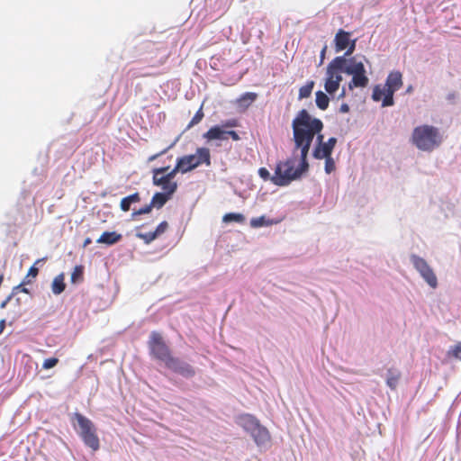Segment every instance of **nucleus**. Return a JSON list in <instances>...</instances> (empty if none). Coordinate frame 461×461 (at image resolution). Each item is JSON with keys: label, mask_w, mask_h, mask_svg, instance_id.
<instances>
[{"label": "nucleus", "mask_w": 461, "mask_h": 461, "mask_svg": "<svg viewBox=\"0 0 461 461\" xmlns=\"http://www.w3.org/2000/svg\"><path fill=\"white\" fill-rule=\"evenodd\" d=\"M294 147L301 151V163L296 167V159L288 158L276 163L271 182L278 186H286L299 179L308 170L307 156L315 133L323 129L320 119L312 118L305 110H301L292 122Z\"/></svg>", "instance_id": "nucleus-1"}, {"label": "nucleus", "mask_w": 461, "mask_h": 461, "mask_svg": "<svg viewBox=\"0 0 461 461\" xmlns=\"http://www.w3.org/2000/svg\"><path fill=\"white\" fill-rule=\"evenodd\" d=\"M167 170H169V167H160L152 169L153 185L159 187L161 192H157L151 198L150 203L146 205V214L149 213L152 208H162L172 199L177 190V182L166 176Z\"/></svg>", "instance_id": "nucleus-2"}, {"label": "nucleus", "mask_w": 461, "mask_h": 461, "mask_svg": "<svg viewBox=\"0 0 461 461\" xmlns=\"http://www.w3.org/2000/svg\"><path fill=\"white\" fill-rule=\"evenodd\" d=\"M149 348L151 354L155 357L165 362L168 368L185 376H193L194 375V371L190 365L183 363L178 358L171 357L167 346L159 334L152 333L149 341Z\"/></svg>", "instance_id": "nucleus-3"}, {"label": "nucleus", "mask_w": 461, "mask_h": 461, "mask_svg": "<svg viewBox=\"0 0 461 461\" xmlns=\"http://www.w3.org/2000/svg\"><path fill=\"white\" fill-rule=\"evenodd\" d=\"M411 140L418 149L431 152L442 144L443 136L437 127L423 124L413 129Z\"/></svg>", "instance_id": "nucleus-4"}, {"label": "nucleus", "mask_w": 461, "mask_h": 461, "mask_svg": "<svg viewBox=\"0 0 461 461\" xmlns=\"http://www.w3.org/2000/svg\"><path fill=\"white\" fill-rule=\"evenodd\" d=\"M346 64L347 58L345 56L336 57L328 64L324 88L329 94H334L339 90L342 81L341 73H343V67Z\"/></svg>", "instance_id": "nucleus-5"}, {"label": "nucleus", "mask_w": 461, "mask_h": 461, "mask_svg": "<svg viewBox=\"0 0 461 461\" xmlns=\"http://www.w3.org/2000/svg\"><path fill=\"white\" fill-rule=\"evenodd\" d=\"M343 72L351 75L352 78L348 83L349 90L355 88H365L369 84V78L366 76V68L362 61L355 57L347 59V64L343 67Z\"/></svg>", "instance_id": "nucleus-6"}, {"label": "nucleus", "mask_w": 461, "mask_h": 461, "mask_svg": "<svg viewBox=\"0 0 461 461\" xmlns=\"http://www.w3.org/2000/svg\"><path fill=\"white\" fill-rule=\"evenodd\" d=\"M74 418L77 421L79 436L84 444L93 451H97L100 448V440L94 423L88 418L78 412L74 414Z\"/></svg>", "instance_id": "nucleus-7"}, {"label": "nucleus", "mask_w": 461, "mask_h": 461, "mask_svg": "<svg viewBox=\"0 0 461 461\" xmlns=\"http://www.w3.org/2000/svg\"><path fill=\"white\" fill-rule=\"evenodd\" d=\"M201 165L211 166V152L208 148H197L194 154L178 158V166H183L186 173Z\"/></svg>", "instance_id": "nucleus-8"}, {"label": "nucleus", "mask_w": 461, "mask_h": 461, "mask_svg": "<svg viewBox=\"0 0 461 461\" xmlns=\"http://www.w3.org/2000/svg\"><path fill=\"white\" fill-rule=\"evenodd\" d=\"M384 86L387 87V95L383 99V107L394 104L393 95L402 86V75L400 71L389 73Z\"/></svg>", "instance_id": "nucleus-9"}, {"label": "nucleus", "mask_w": 461, "mask_h": 461, "mask_svg": "<svg viewBox=\"0 0 461 461\" xmlns=\"http://www.w3.org/2000/svg\"><path fill=\"white\" fill-rule=\"evenodd\" d=\"M411 260L415 269L420 273L426 283L431 288L435 289L438 286V278L427 261L417 255H412Z\"/></svg>", "instance_id": "nucleus-10"}, {"label": "nucleus", "mask_w": 461, "mask_h": 461, "mask_svg": "<svg viewBox=\"0 0 461 461\" xmlns=\"http://www.w3.org/2000/svg\"><path fill=\"white\" fill-rule=\"evenodd\" d=\"M357 39H351V32L339 29L334 37L335 50L337 52L346 50L345 58L350 56L356 49Z\"/></svg>", "instance_id": "nucleus-11"}, {"label": "nucleus", "mask_w": 461, "mask_h": 461, "mask_svg": "<svg viewBox=\"0 0 461 461\" xmlns=\"http://www.w3.org/2000/svg\"><path fill=\"white\" fill-rule=\"evenodd\" d=\"M318 145L313 150V157L317 159H322L324 157L331 156L334 147L337 143V139L334 137L330 138L326 142L323 141V135L317 132Z\"/></svg>", "instance_id": "nucleus-12"}, {"label": "nucleus", "mask_w": 461, "mask_h": 461, "mask_svg": "<svg viewBox=\"0 0 461 461\" xmlns=\"http://www.w3.org/2000/svg\"><path fill=\"white\" fill-rule=\"evenodd\" d=\"M250 435L258 446L266 445L270 441L271 438L267 429L261 424H258L255 429L250 432Z\"/></svg>", "instance_id": "nucleus-13"}, {"label": "nucleus", "mask_w": 461, "mask_h": 461, "mask_svg": "<svg viewBox=\"0 0 461 461\" xmlns=\"http://www.w3.org/2000/svg\"><path fill=\"white\" fill-rule=\"evenodd\" d=\"M237 424L250 433L260 422L255 416L246 413L237 418Z\"/></svg>", "instance_id": "nucleus-14"}, {"label": "nucleus", "mask_w": 461, "mask_h": 461, "mask_svg": "<svg viewBox=\"0 0 461 461\" xmlns=\"http://www.w3.org/2000/svg\"><path fill=\"white\" fill-rule=\"evenodd\" d=\"M203 137L205 140H207L208 141L214 140H226L225 130L221 126H218V125L211 127L203 135Z\"/></svg>", "instance_id": "nucleus-15"}, {"label": "nucleus", "mask_w": 461, "mask_h": 461, "mask_svg": "<svg viewBox=\"0 0 461 461\" xmlns=\"http://www.w3.org/2000/svg\"><path fill=\"white\" fill-rule=\"evenodd\" d=\"M122 240V235L115 231H104L97 240V243L113 245Z\"/></svg>", "instance_id": "nucleus-16"}, {"label": "nucleus", "mask_w": 461, "mask_h": 461, "mask_svg": "<svg viewBox=\"0 0 461 461\" xmlns=\"http://www.w3.org/2000/svg\"><path fill=\"white\" fill-rule=\"evenodd\" d=\"M168 224L166 221L160 222L154 231L146 233V243H149L161 236L167 230Z\"/></svg>", "instance_id": "nucleus-17"}, {"label": "nucleus", "mask_w": 461, "mask_h": 461, "mask_svg": "<svg viewBox=\"0 0 461 461\" xmlns=\"http://www.w3.org/2000/svg\"><path fill=\"white\" fill-rule=\"evenodd\" d=\"M401 377V373L393 368H389L387 370L386 376V384L393 390H394L398 384L399 379Z\"/></svg>", "instance_id": "nucleus-18"}, {"label": "nucleus", "mask_w": 461, "mask_h": 461, "mask_svg": "<svg viewBox=\"0 0 461 461\" xmlns=\"http://www.w3.org/2000/svg\"><path fill=\"white\" fill-rule=\"evenodd\" d=\"M140 201V196L138 193L132 194L122 199L121 201V209L123 212H128L132 203H138Z\"/></svg>", "instance_id": "nucleus-19"}, {"label": "nucleus", "mask_w": 461, "mask_h": 461, "mask_svg": "<svg viewBox=\"0 0 461 461\" xmlns=\"http://www.w3.org/2000/svg\"><path fill=\"white\" fill-rule=\"evenodd\" d=\"M65 288L66 285L64 283V275L60 274L54 278L51 285V290L54 294H60L64 292Z\"/></svg>", "instance_id": "nucleus-20"}, {"label": "nucleus", "mask_w": 461, "mask_h": 461, "mask_svg": "<svg viewBox=\"0 0 461 461\" xmlns=\"http://www.w3.org/2000/svg\"><path fill=\"white\" fill-rule=\"evenodd\" d=\"M315 95V102L318 108H320L322 111L326 110L329 107L330 104V98L328 97V95L322 91H317Z\"/></svg>", "instance_id": "nucleus-21"}, {"label": "nucleus", "mask_w": 461, "mask_h": 461, "mask_svg": "<svg viewBox=\"0 0 461 461\" xmlns=\"http://www.w3.org/2000/svg\"><path fill=\"white\" fill-rule=\"evenodd\" d=\"M387 95V87L385 86L376 85L373 89L372 98L375 102L382 101Z\"/></svg>", "instance_id": "nucleus-22"}, {"label": "nucleus", "mask_w": 461, "mask_h": 461, "mask_svg": "<svg viewBox=\"0 0 461 461\" xmlns=\"http://www.w3.org/2000/svg\"><path fill=\"white\" fill-rule=\"evenodd\" d=\"M257 94L252 92H248L243 94L239 99L238 103L244 107H248L256 99H257Z\"/></svg>", "instance_id": "nucleus-23"}, {"label": "nucleus", "mask_w": 461, "mask_h": 461, "mask_svg": "<svg viewBox=\"0 0 461 461\" xmlns=\"http://www.w3.org/2000/svg\"><path fill=\"white\" fill-rule=\"evenodd\" d=\"M313 86H314V82L313 81H309L304 86H301L300 89H299V96H298V98L300 100H302L303 98L310 97L311 95H312Z\"/></svg>", "instance_id": "nucleus-24"}, {"label": "nucleus", "mask_w": 461, "mask_h": 461, "mask_svg": "<svg viewBox=\"0 0 461 461\" xmlns=\"http://www.w3.org/2000/svg\"><path fill=\"white\" fill-rule=\"evenodd\" d=\"M222 221L226 223L231 222V221H235L238 223H243L245 221V217L241 213L229 212V213H226L222 217Z\"/></svg>", "instance_id": "nucleus-25"}, {"label": "nucleus", "mask_w": 461, "mask_h": 461, "mask_svg": "<svg viewBox=\"0 0 461 461\" xmlns=\"http://www.w3.org/2000/svg\"><path fill=\"white\" fill-rule=\"evenodd\" d=\"M84 279V267L76 266L71 273V282L73 284L81 283Z\"/></svg>", "instance_id": "nucleus-26"}, {"label": "nucleus", "mask_w": 461, "mask_h": 461, "mask_svg": "<svg viewBox=\"0 0 461 461\" xmlns=\"http://www.w3.org/2000/svg\"><path fill=\"white\" fill-rule=\"evenodd\" d=\"M204 113L203 112V106L199 108V110L195 113L190 122L187 124L185 131L190 130L194 125L198 124L203 118Z\"/></svg>", "instance_id": "nucleus-27"}, {"label": "nucleus", "mask_w": 461, "mask_h": 461, "mask_svg": "<svg viewBox=\"0 0 461 461\" xmlns=\"http://www.w3.org/2000/svg\"><path fill=\"white\" fill-rule=\"evenodd\" d=\"M272 224V221L266 219L265 216H260V217H258V218H252L251 221H250V225L251 227L253 228H259V227H262V226H267V225H271Z\"/></svg>", "instance_id": "nucleus-28"}, {"label": "nucleus", "mask_w": 461, "mask_h": 461, "mask_svg": "<svg viewBox=\"0 0 461 461\" xmlns=\"http://www.w3.org/2000/svg\"><path fill=\"white\" fill-rule=\"evenodd\" d=\"M39 274V269L35 267V265L32 266L23 281V284H30L32 283V279H34Z\"/></svg>", "instance_id": "nucleus-29"}, {"label": "nucleus", "mask_w": 461, "mask_h": 461, "mask_svg": "<svg viewBox=\"0 0 461 461\" xmlns=\"http://www.w3.org/2000/svg\"><path fill=\"white\" fill-rule=\"evenodd\" d=\"M178 172H181L183 174L186 173L185 170L184 169L183 166H180V167L178 166V159H177L175 167L170 171L167 170L166 172V176H168L170 179L174 180L176 175Z\"/></svg>", "instance_id": "nucleus-30"}, {"label": "nucleus", "mask_w": 461, "mask_h": 461, "mask_svg": "<svg viewBox=\"0 0 461 461\" xmlns=\"http://www.w3.org/2000/svg\"><path fill=\"white\" fill-rule=\"evenodd\" d=\"M323 158H325V172L330 174L336 168L335 162L331 156L324 157Z\"/></svg>", "instance_id": "nucleus-31"}, {"label": "nucleus", "mask_w": 461, "mask_h": 461, "mask_svg": "<svg viewBox=\"0 0 461 461\" xmlns=\"http://www.w3.org/2000/svg\"><path fill=\"white\" fill-rule=\"evenodd\" d=\"M58 363H59V358H57V357L47 358L42 363V368L45 370L53 368L54 366H56L58 365Z\"/></svg>", "instance_id": "nucleus-32"}, {"label": "nucleus", "mask_w": 461, "mask_h": 461, "mask_svg": "<svg viewBox=\"0 0 461 461\" xmlns=\"http://www.w3.org/2000/svg\"><path fill=\"white\" fill-rule=\"evenodd\" d=\"M448 354L454 357L455 358L461 360V342L456 344L448 352Z\"/></svg>", "instance_id": "nucleus-33"}, {"label": "nucleus", "mask_w": 461, "mask_h": 461, "mask_svg": "<svg viewBox=\"0 0 461 461\" xmlns=\"http://www.w3.org/2000/svg\"><path fill=\"white\" fill-rule=\"evenodd\" d=\"M258 175L263 180H265V181L270 180L271 181L272 176L270 175L269 171L266 167H260L258 169Z\"/></svg>", "instance_id": "nucleus-34"}, {"label": "nucleus", "mask_w": 461, "mask_h": 461, "mask_svg": "<svg viewBox=\"0 0 461 461\" xmlns=\"http://www.w3.org/2000/svg\"><path fill=\"white\" fill-rule=\"evenodd\" d=\"M239 125V122L237 119H230V120H227L225 121L221 127L224 129V128H233V127H237Z\"/></svg>", "instance_id": "nucleus-35"}, {"label": "nucleus", "mask_w": 461, "mask_h": 461, "mask_svg": "<svg viewBox=\"0 0 461 461\" xmlns=\"http://www.w3.org/2000/svg\"><path fill=\"white\" fill-rule=\"evenodd\" d=\"M226 133V140H228L229 137H230L233 140L237 141L240 140V136L235 131H225Z\"/></svg>", "instance_id": "nucleus-36"}, {"label": "nucleus", "mask_w": 461, "mask_h": 461, "mask_svg": "<svg viewBox=\"0 0 461 461\" xmlns=\"http://www.w3.org/2000/svg\"><path fill=\"white\" fill-rule=\"evenodd\" d=\"M23 285H24V284H23V283H22V284H20L19 285L15 286V287L14 288V292H13V294H14V293H15V292H17V291H21V292H23V293L28 294V293H29V290H28L27 288H25V287H23Z\"/></svg>", "instance_id": "nucleus-37"}, {"label": "nucleus", "mask_w": 461, "mask_h": 461, "mask_svg": "<svg viewBox=\"0 0 461 461\" xmlns=\"http://www.w3.org/2000/svg\"><path fill=\"white\" fill-rule=\"evenodd\" d=\"M134 232H135V236L136 237L140 238V239H144V233L141 232V228L140 227H137L134 230Z\"/></svg>", "instance_id": "nucleus-38"}, {"label": "nucleus", "mask_w": 461, "mask_h": 461, "mask_svg": "<svg viewBox=\"0 0 461 461\" xmlns=\"http://www.w3.org/2000/svg\"><path fill=\"white\" fill-rule=\"evenodd\" d=\"M326 51H327V46L325 45L321 51V55H320V58H321V64L323 62L324 59H325V55H326Z\"/></svg>", "instance_id": "nucleus-39"}, {"label": "nucleus", "mask_w": 461, "mask_h": 461, "mask_svg": "<svg viewBox=\"0 0 461 461\" xmlns=\"http://www.w3.org/2000/svg\"><path fill=\"white\" fill-rule=\"evenodd\" d=\"M11 298H12V294H11V295H9L5 300H4V301L1 303V304H0V308H1V309L5 308V307H6V305H7V303H8V302L11 300Z\"/></svg>", "instance_id": "nucleus-40"}, {"label": "nucleus", "mask_w": 461, "mask_h": 461, "mask_svg": "<svg viewBox=\"0 0 461 461\" xmlns=\"http://www.w3.org/2000/svg\"><path fill=\"white\" fill-rule=\"evenodd\" d=\"M339 110L341 113H348L349 111V107L347 104H341Z\"/></svg>", "instance_id": "nucleus-41"}, {"label": "nucleus", "mask_w": 461, "mask_h": 461, "mask_svg": "<svg viewBox=\"0 0 461 461\" xmlns=\"http://www.w3.org/2000/svg\"><path fill=\"white\" fill-rule=\"evenodd\" d=\"M5 327V320L3 319L0 321V334L4 331Z\"/></svg>", "instance_id": "nucleus-42"}, {"label": "nucleus", "mask_w": 461, "mask_h": 461, "mask_svg": "<svg viewBox=\"0 0 461 461\" xmlns=\"http://www.w3.org/2000/svg\"><path fill=\"white\" fill-rule=\"evenodd\" d=\"M166 151H167V149H165L163 151H161V152H160V153H158V154H156V155L150 156V157L149 158V161L154 160V159H155L158 155H160V154H164Z\"/></svg>", "instance_id": "nucleus-43"}, {"label": "nucleus", "mask_w": 461, "mask_h": 461, "mask_svg": "<svg viewBox=\"0 0 461 461\" xmlns=\"http://www.w3.org/2000/svg\"><path fill=\"white\" fill-rule=\"evenodd\" d=\"M92 240L90 238H86L84 241V244L83 246L86 248V246H88L89 244H91Z\"/></svg>", "instance_id": "nucleus-44"}, {"label": "nucleus", "mask_w": 461, "mask_h": 461, "mask_svg": "<svg viewBox=\"0 0 461 461\" xmlns=\"http://www.w3.org/2000/svg\"><path fill=\"white\" fill-rule=\"evenodd\" d=\"M143 213H144V208H140L137 212H133L132 216L137 215V214H143Z\"/></svg>", "instance_id": "nucleus-45"}, {"label": "nucleus", "mask_w": 461, "mask_h": 461, "mask_svg": "<svg viewBox=\"0 0 461 461\" xmlns=\"http://www.w3.org/2000/svg\"><path fill=\"white\" fill-rule=\"evenodd\" d=\"M344 95H345V90L343 89L342 93H340V96H344Z\"/></svg>", "instance_id": "nucleus-46"}, {"label": "nucleus", "mask_w": 461, "mask_h": 461, "mask_svg": "<svg viewBox=\"0 0 461 461\" xmlns=\"http://www.w3.org/2000/svg\"><path fill=\"white\" fill-rule=\"evenodd\" d=\"M43 259H37V261L35 262V264H38L39 262L42 261Z\"/></svg>", "instance_id": "nucleus-47"}]
</instances>
